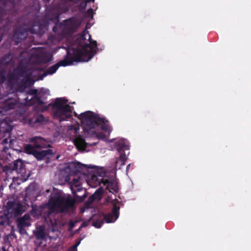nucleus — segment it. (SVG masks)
<instances>
[{
  "mask_svg": "<svg viewBox=\"0 0 251 251\" xmlns=\"http://www.w3.org/2000/svg\"><path fill=\"white\" fill-rule=\"evenodd\" d=\"M74 43L81 49H75L73 50V56L69 59L68 54L66 58L56 63L60 66L66 67L71 65L74 62H87L90 60L96 53L97 43L96 41H92L91 36L88 31H84L81 34H77L74 38ZM68 53L69 51H68Z\"/></svg>",
  "mask_w": 251,
  "mask_h": 251,
  "instance_id": "nucleus-1",
  "label": "nucleus"
},
{
  "mask_svg": "<svg viewBox=\"0 0 251 251\" xmlns=\"http://www.w3.org/2000/svg\"><path fill=\"white\" fill-rule=\"evenodd\" d=\"M76 199L71 195L51 193L48 201L49 213H72L76 209Z\"/></svg>",
  "mask_w": 251,
  "mask_h": 251,
  "instance_id": "nucleus-2",
  "label": "nucleus"
},
{
  "mask_svg": "<svg viewBox=\"0 0 251 251\" xmlns=\"http://www.w3.org/2000/svg\"><path fill=\"white\" fill-rule=\"evenodd\" d=\"M30 142L33 145L27 144L24 147V151L27 154L33 155L38 160H42L45 157L49 158V156L54 154L51 149L38 151L39 148H46L50 147V145L44 138L35 136L30 139Z\"/></svg>",
  "mask_w": 251,
  "mask_h": 251,
  "instance_id": "nucleus-3",
  "label": "nucleus"
},
{
  "mask_svg": "<svg viewBox=\"0 0 251 251\" xmlns=\"http://www.w3.org/2000/svg\"><path fill=\"white\" fill-rule=\"evenodd\" d=\"M68 100L63 98H56L53 103H51L54 118L60 122L67 120L72 117L74 107L67 104Z\"/></svg>",
  "mask_w": 251,
  "mask_h": 251,
  "instance_id": "nucleus-4",
  "label": "nucleus"
},
{
  "mask_svg": "<svg viewBox=\"0 0 251 251\" xmlns=\"http://www.w3.org/2000/svg\"><path fill=\"white\" fill-rule=\"evenodd\" d=\"M79 119L81 120L83 130L91 134L96 133L95 127L96 125L105 124V122H107L104 118L95 115L94 112L90 111L81 113Z\"/></svg>",
  "mask_w": 251,
  "mask_h": 251,
  "instance_id": "nucleus-5",
  "label": "nucleus"
},
{
  "mask_svg": "<svg viewBox=\"0 0 251 251\" xmlns=\"http://www.w3.org/2000/svg\"><path fill=\"white\" fill-rule=\"evenodd\" d=\"M121 202L117 199L112 201V211L104 216L103 220L101 221H94L93 222V226L97 228H100L104 221L107 223L114 222L119 216L120 204Z\"/></svg>",
  "mask_w": 251,
  "mask_h": 251,
  "instance_id": "nucleus-6",
  "label": "nucleus"
},
{
  "mask_svg": "<svg viewBox=\"0 0 251 251\" xmlns=\"http://www.w3.org/2000/svg\"><path fill=\"white\" fill-rule=\"evenodd\" d=\"M129 146L128 143L125 139H121L119 141L117 145V150L120 154L119 158L116 159L115 162V168L121 169V167L125 165L127 160V157L125 152L126 150H129Z\"/></svg>",
  "mask_w": 251,
  "mask_h": 251,
  "instance_id": "nucleus-7",
  "label": "nucleus"
},
{
  "mask_svg": "<svg viewBox=\"0 0 251 251\" xmlns=\"http://www.w3.org/2000/svg\"><path fill=\"white\" fill-rule=\"evenodd\" d=\"M80 25V22L76 18L71 17L63 21L61 25L62 33L69 35L77 31Z\"/></svg>",
  "mask_w": 251,
  "mask_h": 251,
  "instance_id": "nucleus-8",
  "label": "nucleus"
},
{
  "mask_svg": "<svg viewBox=\"0 0 251 251\" xmlns=\"http://www.w3.org/2000/svg\"><path fill=\"white\" fill-rule=\"evenodd\" d=\"M6 208L7 215L11 217H18L21 215L25 211V207L20 202L8 201L6 203Z\"/></svg>",
  "mask_w": 251,
  "mask_h": 251,
  "instance_id": "nucleus-9",
  "label": "nucleus"
},
{
  "mask_svg": "<svg viewBox=\"0 0 251 251\" xmlns=\"http://www.w3.org/2000/svg\"><path fill=\"white\" fill-rule=\"evenodd\" d=\"M27 32L36 33V32L33 29V26L27 28L20 25L14 29L13 39L16 45H18L22 40L26 38Z\"/></svg>",
  "mask_w": 251,
  "mask_h": 251,
  "instance_id": "nucleus-10",
  "label": "nucleus"
},
{
  "mask_svg": "<svg viewBox=\"0 0 251 251\" xmlns=\"http://www.w3.org/2000/svg\"><path fill=\"white\" fill-rule=\"evenodd\" d=\"M92 179L93 180L97 181L99 184H100V182L103 183V185L106 187V189L108 190L109 192L112 193H118L119 191L118 182L114 179L109 180L104 178L99 179L95 175H92Z\"/></svg>",
  "mask_w": 251,
  "mask_h": 251,
  "instance_id": "nucleus-11",
  "label": "nucleus"
},
{
  "mask_svg": "<svg viewBox=\"0 0 251 251\" xmlns=\"http://www.w3.org/2000/svg\"><path fill=\"white\" fill-rule=\"evenodd\" d=\"M30 221V216L28 214H25L23 217L17 219L16 221L17 228L21 234H27L25 228L31 226Z\"/></svg>",
  "mask_w": 251,
  "mask_h": 251,
  "instance_id": "nucleus-12",
  "label": "nucleus"
},
{
  "mask_svg": "<svg viewBox=\"0 0 251 251\" xmlns=\"http://www.w3.org/2000/svg\"><path fill=\"white\" fill-rule=\"evenodd\" d=\"M11 4L12 8L10 9L8 8L5 5L0 8V24L4 21V24H6L12 19L13 15L15 13L14 3L12 2Z\"/></svg>",
  "mask_w": 251,
  "mask_h": 251,
  "instance_id": "nucleus-13",
  "label": "nucleus"
},
{
  "mask_svg": "<svg viewBox=\"0 0 251 251\" xmlns=\"http://www.w3.org/2000/svg\"><path fill=\"white\" fill-rule=\"evenodd\" d=\"M24 167V165L22 160L19 159L14 161L13 163L9 164L8 165L4 166L2 168V171L6 173L15 170L22 172Z\"/></svg>",
  "mask_w": 251,
  "mask_h": 251,
  "instance_id": "nucleus-14",
  "label": "nucleus"
},
{
  "mask_svg": "<svg viewBox=\"0 0 251 251\" xmlns=\"http://www.w3.org/2000/svg\"><path fill=\"white\" fill-rule=\"evenodd\" d=\"M19 102L16 98H9L5 100L1 104V108L5 111L14 109Z\"/></svg>",
  "mask_w": 251,
  "mask_h": 251,
  "instance_id": "nucleus-15",
  "label": "nucleus"
},
{
  "mask_svg": "<svg viewBox=\"0 0 251 251\" xmlns=\"http://www.w3.org/2000/svg\"><path fill=\"white\" fill-rule=\"evenodd\" d=\"M73 166L75 172H79L83 174H86L85 171L89 172L90 169H95L96 168V167L95 166L85 165L80 163L77 164L74 163Z\"/></svg>",
  "mask_w": 251,
  "mask_h": 251,
  "instance_id": "nucleus-16",
  "label": "nucleus"
},
{
  "mask_svg": "<svg viewBox=\"0 0 251 251\" xmlns=\"http://www.w3.org/2000/svg\"><path fill=\"white\" fill-rule=\"evenodd\" d=\"M30 94L33 96L31 99V101L29 102L30 104H36L37 105H42L44 104V102L41 99L38 97V90L37 89H32L30 91Z\"/></svg>",
  "mask_w": 251,
  "mask_h": 251,
  "instance_id": "nucleus-17",
  "label": "nucleus"
},
{
  "mask_svg": "<svg viewBox=\"0 0 251 251\" xmlns=\"http://www.w3.org/2000/svg\"><path fill=\"white\" fill-rule=\"evenodd\" d=\"M19 75L15 73H9L7 75V85L12 88L17 83Z\"/></svg>",
  "mask_w": 251,
  "mask_h": 251,
  "instance_id": "nucleus-18",
  "label": "nucleus"
},
{
  "mask_svg": "<svg viewBox=\"0 0 251 251\" xmlns=\"http://www.w3.org/2000/svg\"><path fill=\"white\" fill-rule=\"evenodd\" d=\"M74 143L79 150H84L87 147L85 139L79 135L75 138Z\"/></svg>",
  "mask_w": 251,
  "mask_h": 251,
  "instance_id": "nucleus-19",
  "label": "nucleus"
},
{
  "mask_svg": "<svg viewBox=\"0 0 251 251\" xmlns=\"http://www.w3.org/2000/svg\"><path fill=\"white\" fill-rule=\"evenodd\" d=\"M58 69V65L56 64L52 65V66L49 67L47 70H46L43 74L41 75L39 79L42 80L44 78V77L46 76L47 75H52L53 74L55 73L57 70Z\"/></svg>",
  "mask_w": 251,
  "mask_h": 251,
  "instance_id": "nucleus-20",
  "label": "nucleus"
},
{
  "mask_svg": "<svg viewBox=\"0 0 251 251\" xmlns=\"http://www.w3.org/2000/svg\"><path fill=\"white\" fill-rule=\"evenodd\" d=\"M34 233L36 238L37 239H44L46 236L44 227L41 226L37 228V230L34 232Z\"/></svg>",
  "mask_w": 251,
  "mask_h": 251,
  "instance_id": "nucleus-21",
  "label": "nucleus"
},
{
  "mask_svg": "<svg viewBox=\"0 0 251 251\" xmlns=\"http://www.w3.org/2000/svg\"><path fill=\"white\" fill-rule=\"evenodd\" d=\"M95 0H77L76 1L78 3V8L81 12L85 11L87 4L90 2H94Z\"/></svg>",
  "mask_w": 251,
  "mask_h": 251,
  "instance_id": "nucleus-22",
  "label": "nucleus"
},
{
  "mask_svg": "<svg viewBox=\"0 0 251 251\" xmlns=\"http://www.w3.org/2000/svg\"><path fill=\"white\" fill-rule=\"evenodd\" d=\"M44 121V117L42 114H37L35 115L33 117L30 119L29 122L30 123H33L34 124L41 123Z\"/></svg>",
  "mask_w": 251,
  "mask_h": 251,
  "instance_id": "nucleus-23",
  "label": "nucleus"
},
{
  "mask_svg": "<svg viewBox=\"0 0 251 251\" xmlns=\"http://www.w3.org/2000/svg\"><path fill=\"white\" fill-rule=\"evenodd\" d=\"M5 73L4 69L0 66V84L3 83L5 80Z\"/></svg>",
  "mask_w": 251,
  "mask_h": 251,
  "instance_id": "nucleus-24",
  "label": "nucleus"
},
{
  "mask_svg": "<svg viewBox=\"0 0 251 251\" xmlns=\"http://www.w3.org/2000/svg\"><path fill=\"white\" fill-rule=\"evenodd\" d=\"M0 221L3 223V225L4 226L9 225V219L8 216L6 214L0 216Z\"/></svg>",
  "mask_w": 251,
  "mask_h": 251,
  "instance_id": "nucleus-25",
  "label": "nucleus"
},
{
  "mask_svg": "<svg viewBox=\"0 0 251 251\" xmlns=\"http://www.w3.org/2000/svg\"><path fill=\"white\" fill-rule=\"evenodd\" d=\"M96 200H97V198H95V195H92V196H91L88 198L87 201L85 202V204L86 207H88L89 206V205H91V204H92V203Z\"/></svg>",
  "mask_w": 251,
  "mask_h": 251,
  "instance_id": "nucleus-26",
  "label": "nucleus"
},
{
  "mask_svg": "<svg viewBox=\"0 0 251 251\" xmlns=\"http://www.w3.org/2000/svg\"><path fill=\"white\" fill-rule=\"evenodd\" d=\"M103 194V190L101 188L97 189L93 195L95 196V198H97V200H100Z\"/></svg>",
  "mask_w": 251,
  "mask_h": 251,
  "instance_id": "nucleus-27",
  "label": "nucleus"
},
{
  "mask_svg": "<svg viewBox=\"0 0 251 251\" xmlns=\"http://www.w3.org/2000/svg\"><path fill=\"white\" fill-rule=\"evenodd\" d=\"M68 130H73L74 133L76 134L77 133V132L78 131V130H79V127L78 126L71 125V126H69Z\"/></svg>",
  "mask_w": 251,
  "mask_h": 251,
  "instance_id": "nucleus-28",
  "label": "nucleus"
},
{
  "mask_svg": "<svg viewBox=\"0 0 251 251\" xmlns=\"http://www.w3.org/2000/svg\"><path fill=\"white\" fill-rule=\"evenodd\" d=\"M80 240L77 239L75 241V244L70 248V251H77L76 248H77V246L80 244Z\"/></svg>",
  "mask_w": 251,
  "mask_h": 251,
  "instance_id": "nucleus-29",
  "label": "nucleus"
},
{
  "mask_svg": "<svg viewBox=\"0 0 251 251\" xmlns=\"http://www.w3.org/2000/svg\"><path fill=\"white\" fill-rule=\"evenodd\" d=\"M79 180H80V178L79 177H78L77 178H74L72 180V183L74 185H75V186H77L79 185Z\"/></svg>",
  "mask_w": 251,
  "mask_h": 251,
  "instance_id": "nucleus-30",
  "label": "nucleus"
},
{
  "mask_svg": "<svg viewBox=\"0 0 251 251\" xmlns=\"http://www.w3.org/2000/svg\"><path fill=\"white\" fill-rule=\"evenodd\" d=\"M75 225V222L73 221H71L69 223V230L73 229Z\"/></svg>",
  "mask_w": 251,
  "mask_h": 251,
  "instance_id": "nucleus-31",
  "label": "nucleus"
},
{
  "mask_svg": "<svg viewBox=\"0 0 251 251\" xmlns=\"http://www.w3.org/2000/svg\"><path fill=\"white\" fill-rule=\"evenodd\" d=\"M103 125L102 126V130L107 131H108L109 129V125H107L106 124V122H105V124H103Z\"/></svg>",
  "mask_w": 251,
  "mask_h": 251,
  "instance_id": "nucleus-32",
  "label": "nucleus"
},
{
  "mask_svg": "<svg viewBox=\"0 0 251 251\" xmlns=\"http://www.w3.org/2000/svg\"><path fill=\"white\" fill-rule=\"evenodd\" d=\"M86 197V195L85 194L81 197H79L78 196H76V198L79 199V201L81 202L84 200L85 198Z\"/></svg>",
  "mask_w": 251,
  "mask_h": 251,
  "instance_id": "nucleus-33",
  "label": "nucleus"
},
{
  "mask_svg": "<svg viewBox=\"0 0 251 251\" xmlns=\"http://www.w3.org/2000/svg\"><path fill=\"white\" fill-rule=\"evenodd\" d=\"M93 9L91 8L89 9L87 11V14L89 16H92L93 15Z\"/></svg>",
  "mask_w": 251,
  "mask_h": 251,
  "instance_id": "nucleus-34",
  "label": "nucleus"
},
{
  "mask_svg": "<svg viewBox=\"0 0 251 251\" xmlns=\"http://www.w3.org/2000/svg\"><path fill=\"white\" fill-rule=\"evenodd\" d=\"M4 115L3 112L0 109V123H1V121L3 120L2 117Z\"/></svg>",
  "mask_w": 251,
  "mask_h": 251,
  "instance_id": "nucleus-35",
  "label": "nucleus"
},
{
  "mask_svg": "<svg viewBox=\"0 0 251 251\" xmlns=\"http://www.w3.org/2000/svg\"><path fill=\"white\" fill-rule=\"evenodd\" d=\"M130 164H129L127 165L126 166V173L128 172L129 169H130Z\"/></svg>",
  "mask_w": 251,
  "mask_h": 251,
  "instance_id": "nucleus-36",
  "label": "nucleus"
},
{
  "mask_svg": "<svg viewBox=\"0 0 251 251\" xmlns=\"http://www.w3.org/2000/svg\"><path fill=\"white\" fill-rule=\"evenodd\" d=\"M8 139H7V138H5V139L3 140V142L4 143H7V142H8Z\"/></svg>",
  "mask_w": 251,
  "mask_h": 251,
  "instance_id": "nucleus-37",
  "label": "nucleus"
},
{
  "mask_svg": "<svg viewBox=\"0 0 251 251\" xmlns=\"http://www.w3.org/2000/svg\"><path fill=\"white\" fill-rule=\"evenodd\" d=\"M87 226V224H86V222H83L82 223V226Z\"/></svg>",
  "mask_w": 251,
  "mask_h": 251,
  "instance_id": "nucleus-38",
  "label": "nucleus"
},
{
  "mask_svg": "<svg viewBox=\"0 0 251 251\" xmlns=\"http://www.w3.org/2000/svg\"><path fill=\"white\" fill-rule=\"evenodd\" d=\"M0 226H5L3 225V223H2V222H0Z\"/></svg>",
  "mask_w": 251,
  "mask_h": 251,
  "instance_id": "nucleus-39",
  "label": "nucleus"
},
{
  "mask_svg": "<svg viewBox=\"0 0 251 251\" xmlns=\"http://www.w3.org/2000/svg\"><path fill=\"white\" fill-rule=\"evenodd\" d=\"M2 251H9L5 250L4 248H3Z\"/></svg>",
  "mask_w": 251,
  "mask_h": 251,
  "instance_id": "nucleus-40",
  "label": "nucleus"
},
{
  "mask_svg": "<svg viewBox=\"0 0 251 251\" xmlns=\"http://www.w3.org/2000/svg\"><path fill=\"white\" fill-rule=\"evenodd\" d=\"M59 15H57V16H56V19H57V20H58V19H59Z\"/></svg>",
  "mask_w": 251,
  "mask_h": 251,
  "instance_id": "nucleus-41",
  "label": "nucleus"
},
{
  "mask_svg": "<svg viewBox=\"0 0 251 251\" xmlns=\"http://www.w3.org/2000/svg\"><path fill=\"white\" fill-rule=\"evenodd\" d=\"M55 28H56V27H55V26H54V27H53V29H53V31H55Z\"/></svg>",
  "mask_w": 251,
  "mask_h": 251,
  "instance_id": "nucleus-42",
  "label": "nucleus"
},
{
  "mask_svg": "<svg viewBox=\"0 0 251 251\" xmlns=\"http://www.w3.org/2000/svg\"><path fill=\"white\" fill-rule=\"evenodd\" d=\"M50 61V59H48V60H46L45 61H46V62H49V61Z\"/></svg>",
  "mask_w": 251,
  "mask_h": 251,
  "instance_id": "nucleus-43",
  "label": "nucleus"
},
{
  "mask_svg": "<svg viewBox=\"0 0 251 251\" xmlns=\"http://www.w3.org/2000/svg\"><path fill=\"white\" fill-rule=\"evenodd\" d=\"M59 155L57 156V157H56V159H58V158H59Z\"/></svg>",
  "mask_w": 251,
  "mask_h": 251,
  "instance_id": "nucleus-44",
  "label": "nucleus"
},
{
  "mask_svg": "<svg viewBox=\"0 0 251 251\" xmlns=\"http://www.w3.org/2000/svg\"><path fill=\"white\" fill-rule=\"evenodd\" d=\"M18 70H20V68H18ZM22 69H20V71H22Z\"/></svg>",
  "mask_w": 251,
  "mask_h": 251,
  "instance_id": "nucleus-45",
  "label": "nucleus"
},
{
  "mask_svg": "<svg viewBox=\"0 0 251 251\" xmlns=\"http://www.w3.org/2000/svg\"><path fill=\"white\" fill-rule=\"evenodd\" d=\"M75 115L76 116V113L75 112Z\"/></svg>",
  "mask_w": 251,
  "mask_h": 251,
  "instance_id": "nucleus-46",
  "label": "nucleus"
}]
</instances>
